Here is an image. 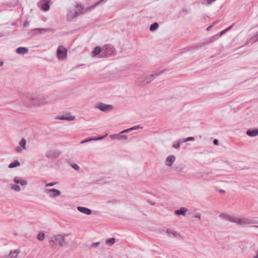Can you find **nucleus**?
I'll list each match as a JSON object with an SVG mask.
<instances>
[{
    "label": "nucleus",
    "instance_id": "obj_1",
    "mask_svg": "<svg viewBox=\"0 0 258 258\" xmlns=\"http://www.w3.org/2000/svg\"><path fill=\"white\" fill-rule=\"evenodd\" d=\"M69 235L70 234H62L53 235L48 242L50 248L52 249H56L58 248V244L61 247L63 246L65 238Z\"/></svg>",
    "mask_w": 258,
    "mask_h": 258
},
{
    "label": "nucleus",
    "instance_id": "obj_2",
    "mask_svg": "<svg viewBox=\"0 0 258 258\" xmlns=\"http://www.w3.org/2000/svg\"><path fill=\"white\" fill-rule=\"evenodd\" d=\"M163 71L155 73L149 76H142L138 78L137 84L139 86H144L151 82L157 76L162 73Z\"/></svg>",
    "mask_w": 258,
    "mask_h": 258
},
{
    "label": "nucleus",
    "instance_id": "obj_3",
    "mask_svg": "<svg viewBox=\"0 0 258 258\" xmlns=\"http://www.w3.org/2000/svg\"><path fill=\"white\" fill-rule=\"evenodd\" d=\"M21 100L24 105L28 107H38V98L33 94L27 95L26 97H22Z\"/></svg>",
    "mask_w": 258,
    "mask_h": 258
},
{
    "label": "nucleus",
    "instance_id": "obj_4",
    "mask_svg": "<svg viewBox=\"0 0 258 258\" xmlns=\"http://www.w3.org/2000/svg\"><path fill=\"white\" fill-rule=\"evenodd\" d=\"M238 224L241 226L258 224V218H238Z\"/></svg>",
    "mask_w": 258,
    "mask_h": 258
},
{
    "label": "nucleus",
    "instance_id": "obj_5",
    "mask_svg": "<svg viewBox=\"0 0 258 258\" xmlns=\"http://www.w3.org/2000/svg\"><path fill=\"white\" fill-rule=\"evenodd\" d=\"M115 54V50L114 47L111 44H106L102 48V55L105 57H110Z\"/></svg>",
    "mask_w": 258,
    "mask_h": 258
},
{
    "label": "nucleus",
    "instance_id": "obj_6",
    "mask_svg": "<svg viewBox=\"0 0 258 258\" xmlns=\"http://www.w3.org/2000/svg\"><path fill=\"white\" fill-rule=\"evenodd\" d=\"M68 50L63 46H59L57 49V57L59 60H64L67 58Z\"/></svg>",
    "mask_w": 258,
    "mask_h": 258
},
{
    "label": "nucleus",
    "instance_id": "obj_7",
    "mask_svg": "<svg viewBox=\"0 0 258 258\" xmlns=\"http://www.w3.org/2000/svg\"><path fill=\"white\" fill-rule=\"evenodd\" d=\"M54 100H52L50 96H43L38 98V107L44 106L51 103Z\"/></svg>",
    "mask_w": 258,
    "mask_h": 258
},
{
    "label": "nucleus",
    "instance_id": "obj_8",
    "mask_svg": "<svg viewBox=\"0 0 258 258\" xmlns=\"http://www.w3.org/2000/svg\"><path fill=\"white\" fill-rule=\"evenodd\" d=\"M95 107L103 112L109 111L113 109L112 105L106 104L101 102L96 104Z\"/></svg>",
    "mask_w": 258,
    "mask_h": 258
},
{
    "label": "nucleus",
    "instance_id": "obj_9",
    "mask_svg": "<svg viewBox=\"0 0 258 258\" xmlns=\"http://www.w3.org/2000/svg\"><path fill=\"white\" fill-rule=\"evenodd\" d=\"M45 192L48 194L51 198H55L58 197L61 194V191L55 188L46 189Z\"/></svg>",
    "mask_w": 258,
    "mask_h": 258
},
{
    "label": "nucleus",
    "instance_id": "obj_10",
    "mask_svg": "<svg viewBox=\"0 0 258 258\" xmlns=\"http://www.w3.org/2000/svg\"><path fill=\"white\" fill-rule=\"evenodd\" d=\"M60 155V152L56 150H52L47 152L46 156L48 158H56Z\"/></svg>",
    "mask_w": 258,
    "mask_h": 258
},
{
    "label": "nucleus",
    "instance_id": "obj_11",
    "mask_svg": "<svg viewBox=\"0 0 258 258\" xmlns=\"http://www.w3.org/2000/svg\"><path fill=\"white\" fill-rule=\"evenodd\" d=\"M26 141L24 138H22L20 141L19 146L16 148V151L17 153H20L23 150L26 149Z\"/></svg>",
    "mask_w": 258,
    "mask_h": 258
},
{
    "label": "nucleus",
    "instance_id": "obj_12",
    "mask_svg": "<svg viewBox=\"0 0 258 258\" xmlns=\"http://www.w3.org/2000/svg\"><path fill=\"white\" fill-rule=\"evenodd\" d=\"M166 234L170 238H178L180 236L174 230L168 228L166 230Z\"/></svg>",
    "mask_w": 258,
    "mask_h": 258
},
{
    "label": "nucleus",
    "instance_id": "obj_13",
    "mask_svg": "<svg viewBox=\"0 0 258 258\" xmlns=\"http://www.w3.org/2000/svg\"><path fill=\"white\" fill-rule=\"evenodd\" d=\"M50 0H41V8L44 11H47L49 9V3Z\"/></svg>",
    "mask_w": 258,
    "mask_h": 258
},
{
    "label": "nucleus",
    "instance_id": "obj_14",
    "mask_svg": "<svg viewBox=\"0 0 258 258\" xmlns=\"http://www.w3.org/2000/svg\"><path fill=\"white\" fill-rule=\"evenodd\" d=\"M175 160V157L174 155H169L166 159V164L169 167H171L172 163Z\"/></svg>",
    "mask_w": 258,
    "mask_h": 258
},
{
    "label": "nucleus",
    "instance_id": "obj_15",
    "mask_svg": "<svg viewBox=\"0 0 258 258\" xmlns=\"http://www.w3.org/2000/svg\"><path fill=\"white\" fill-rule=\"evenodd\" d=\"M14 181L16 183L20 184L21 185H26L27 184V181L26 180L23 179L22 178L18 176L14 178Z\"/></svg>",
    "mask_w": 258,
    "mask_h": 258
},
{
    "label": "nucleus",
    "instance_id": "obj_16",
    "mask_svg": "<svg viewBox=\"0 0 258 258\" xmlns=\"http://www.w3.org/2000/svg\"><path fill=\"white\" fill-rule=\"evenodd\" d=\"M77 209L79 212L86 215H89L92 214V211L90 209L85 207H78Z\"/></svg>",
    "mask_w": 258,
    "mask_h": 258
},
{
    "label": "nucleus",
    "instance_id": "obj_17",
    "mask_svg": "<svg viewBox=\"0 0 258 258\" xmlns=\"http://www.w3.org/2000/svg\"><path fill=\"white\" fill-rule=\"evenodd\" d=\"M246 135L250 137H254L258 135V128L254 130H248L246 131Z\"/></svg>",
    "mask_w": 258,
    "mask_h": 258
},
{
    "label": "nucleus",
    "instance_id": "obj_18",
    "mask_svg": "<svg viewBox=\"0 0 258 258\" xmlns=\"http://www.w3.org/2000/svg\"><path fill=\"white\" fill-rule=\"evenodd\" d=\"M187 210V209L185 207H181L179 210H176L174 213L177 215L185 216Z\"/></svg>",
    "mask_w": 258,
    "mask_h": 258
},
{
    "label": "nucleus",
    "instance_id": "obj_19",
    "mask_svg": "<svg viewBox=\"0 0 258 258\" xmlns=\"http://www.w3.org/2000/svg\"><path fill=\"white\" fill-rule=\"evenodd\" d=\"M20 252V251L19 249L11 250L9 254L8 258H17Z\"/></svg>",
    "mask_w": 258,
    "mask_h": 258
},
{
    "label": "nucleus",
    "instance_id": "obj_20",
    "mask_svg": "<svg viewBox=\"0 0 258 258\" xmlns=\"http://www.w3.org/2000/svg\"><path fill=\"white\" fill-rule=\"evenodd\" d=\"M224 218L227 221L235 223L238 224V217H232L230 215H225Z\"/></svg>",
    "mask_w": 258,
    "mask_h": 258
},
{
    "label": "nucleus",
    "instance_id": "obj_21",
    "mask_svg": "<svg viewBox=\"0 0 258 258\" xmlns=\"http://www.w3.org/2000/svg\"><path fill=\"white\" fill-rule=\"evenodd\" d=\"M28 49L26 47H20L16 49V52L18 54H24L28 52Z\"/></svg>",
    "mask_w": 258,
    "mask_h": 258
},
{
    "label": "nucleus",
    "instance_id": "obj_22",
    "mask_svg": "<svg viewBox=\"0 0 258 258\" xmlns=\"http://www.w3.org/2000/svg\"><path fill=\"white\" fill-rule=\"evenodd\" d=\"M101 51H102V48L100 46L96 47L93 51H92V55L95 56L99 54Z\"/></svg>",
    "mask_w": 258,
    "mask_h": 258
},
{
    "label": "nucleus",
    "instance_id": "obj_23",
    "mask_svg": "<svg viewBox=\"0 0 258 258\" xmlns=\"http://www.w3.org/2000/svg\"><path fill=\"white\" fill-rule=\"evenodd\" d=\"M20 165V163L19 162V161L17 160H15L14 162H13L12 163H10L9 165V168H13L14 167L19 166Z\"/></svg>",
    "mask_w": 258,
    "mask_h": 258
},
{
    "label": "nucleus",
    "instance_id": "obj_24",
    "mask_svg": "<svg viewBox=\"0 0 258 258\" xmlns=\"http://www.w3.org/2000/svg\"><path fill=\"white\" fill-rule=\"evenodd\" d=\"M159 27V24L157 22L152 24L150 27V30L151 31H154L156 30Z\"/></svg>",
    "mask_w": 258,
    "mask_h": 258
},
{
    "label": "nucleus",
    "instance_id": "obj_25",
    "mask_svg": "<svg viewBox=\"0 0 258 258\" xmlns=\"http://www.w3.org/2000/svg\"><path fill=\"white\" fill-rule=\"evenodd\" d=\"M115 242V239L114 238H108L106 240L105 243L106 244L111 246Z\"/></svg>",
    "mask_w": 258,
    "mask_h": 258
},
{
    "label": "nucleus",
    "instance_id": "obj_26",
    "mask_svg": "<svg viewBox=\"0 0 258 258\" xmlns=\"http://www.w3.org/2000/svg\"><path fill=\"white\" fill-rule=\"evenodd\" d=\"M258 41V32L256 33V34L251 37L250 39L248 41L249 43H254Z\"/></svg>",
    "mask_w": 258,
    "mask_h": 258
},
{
    "label": "nucleus",
    "instance_id": "obj_27",
    "mask_svg": "<svg viewBox=\"0 0 258 258\" xmlns=\"http://www.w3.org/2000/svg\"><path fill=\"white\" fill-rule=\"evenodd\" d=\"M64 117L67 118H66V120L68 121H73L74 120L76 119V117L75 116L71 115L70 113H68L66 114H64Z\"/></svg>",
    "mask_w": 258,
    "mask_h": 258
},
{
    "label": "nucleus",
    "instance_id": "obj_28",
    "mask_svg": "<svg viewBox=\"0 0 258 258\" xmlns=\"http://www.w3.org/2000/svg\"><path fill=\"white\" fill-rule=\"evenodd\" d=\"M36 30L40 31V33L42 32H52L53 31L52 28H37L35 29Z\"/></svg>",
    "mask_w": 258,
    "mask_h": 258
},
{
    "label": "nucleus",
    "instance_id": "obj_29",
    "mask_svg": "<svg viewBox=\"0 0 258 258\" xmlns=\"http://www.w3.org/2000/svg\"><path fill=\"white\" fill-rule=\"evenodd\" d=\"M45 238V233L43 232H40L37 235V239L40 241H42Z\"/></svg>",
    "mask_w": 258,
    "mask_h": 258
},
{
    "label": "nucleus",
    "instance_id": "obj_30",
    "mask_svg": "<svg viewBox=\"0 0 258 258\" xmlns=\"http://www.w3.org/2000/svg\"><path fill=\"white\" fill-rule=\"evenodd\" d=\"M11 188L16 191H20L21 190V188H20V187L19 186V185H17V184L13 185L11 186Z\"/></svg>",
    "mask_w": 258,
    "mask_h": 258
},
{
    "label": "nucleus",
    "instance_id": "obj_31",
    "mask_svg": "<svg viewBox=\"0 0 258 258\" xmlns=\"http://www.w3.org/2000/svg\"><path fill=\"white\" fill-rule=\"evenodd\" d=\"M104 137H99L98 138H88V139H86V140H87V142H90V141H93V140L96 141V140H101V139H103Z\"/></svg>",
    "mask_w": 258,
    "mask_h": 258
},
{
    "label": "nucleus",
    "instance_id": "obj_32",
    "mask_svg": "<svg viewBox=\"0 0 258 258\" xmlns=\"http://www.w3.org/2000/svg\"><path fill=\"white\" fill-rule=\"evenodd\" d=\"M182 142V140H180L179 141H178L177 142V143L176 144L174 143L173 145V147L176 148V149H178L180 147V143Z\"/></svg>",
    "mask_w": 258,
    "mask_h": 258
},
{
    "label": "nucleus",
    "instance_id": "obj_33",
    "mask_svg": "<svg viewBox=\"0 0 258 258\" xmlns=\"http://www.w3.org/2000/svg\"><path fill=\"white\" fill-rule=\"evenodd\" d=\"M194 138L192 137H188L184 140H182V143H184V142H186L187 141H194Z\"/></svg>",
    "mask_w": 258,
    "mask_h": 258
},
{
    "label": "nucleus",
    "instance_id": "obj_34",
    "mask_svg": "<svg viewBox=\"0 0 258 258\" xmlns=\"http://www.w3.org/2000/svg\"><path fill=\"white\" fill-rule=\"evenodd\" d=\"M127 139V137L126 135H119L118 137V140H126Z\"/></svg>",
    "mask_w": 258,
    "mask_h": 258
},
{
    "label": "nucleus",
    "instance_id": "obj_35",
    "mask_svg": "<svg viewBox=\"0 0 258 258\" xmlns=\"http://www.w3.org/2000/svg\"><path fill=\"white\" fill-rule=\"evenodd\" d=\"M118 137H119V135H110V137L111 139H112V140H115V139H118Z\"/></svg>",
    "mask_w": 258,
    "mask_h": 258
},
{
    "label": "nucleus",
    "instance_id": "obj_36",
    "mask_svg": "<svg viewBox=\"0 0 258 258\" xmlns=\"http://www.w3.org/2000/svg\"><path fill=\"white\" fill-rule=\"evenodd\" d=\"M71 166L76 170H78L80 169V167L76 164H72Z\"/></svg>",
    "mask_w": 258,
    "mask_h": 258
},
{
    "label": "nucleus",
    "instance_id": "obj_37",
    "mask_svg": "<svg viewBox=\"0 0 258 258\" xmlns=\"http://www.w3.org/2000/svg\"><path fill=\"white\" fill-rule=\"evenodd\" d=\"M56 118L59 120H66V118L64 117V115H63L61 116H58Z\"/></svg>",
    "mask_w": 258,
    "mask_h": 258
},
{
    "label": "nucleus",
    "instance_id": "obj_38",
    "mask_svg": "<svg viewBox=\"0 0 258 258\" xmlns=\"http://www.w3.org/2000/svg\"><path fill=\"white\" fill-rule=\"evenodd\" d=\"M56 184V182H50V183H47L45 185V186L46 187L52 186L55 185Z\"/></svg>",
    "mask_w": 258,
    "mask_h": 258
},
{
    "label": "nucleus",
    "instance_id": "obj_39",
    "mask_svg": "<svg viewBox=\"0 0 258 258\" xmlns=\"http://www.w3.org/2000/svg\"><path fill=\"white\" fill-rule=\"evenodd\" d=\"M99 244H100L99 242H96L93 243L91 245V246L96 247L98 246Z\"/></svg>",
    "mask_w": 258,
    "mask_h": 258
},
{
    "label": "nucleus",
    "instance_id": "obj_40",
    "mask_svg": "<svg viewBox=\"0 0 258 258\" xmlns=\"http://www.w3.org/2000/svg\"><path fill=\"white\" fill-rule=\"evenodd\" d=\"M132 131H133V128H128V129L125 130H124V131H123L121 132L120 133V134H122V133H127V132H129Z\"/></svg>",
    "mask_w": 258,
    "mask_h": 258
},
{
    "label": "nucleus",
    "instance_id": "obj_41",
    "mask_svg": "<svg viewBox=\"0 0 258 258\" xmlns=\"http://www.w3.org/2000/svg\"><path fill=\"white\" fill-rule=\"evenodd\" d=\"M194 217L196 218H198L199 219V220L201 219V214H199V213H198V214H195L194 216Z\"/></svg>",
    "mask_w": 258,
    "mask_h": 258
},
{
    "label": "nucleus",
    "instance_id": "obj_42",
    "mask_svg": "<svg viewBox=\"0 0 258 258\" xmlns=\"http://www.w3.org/2000/svg\"><path fill=\"white\" fill-rule=\"evenodd\" d=\"M107 0H100L97 3V5H100L106 2Z\"/></svg>",
    "mask_w": 258,
    "mask_h": 258
},
{
    "label": "nucleus",
    "instance_id": "obj_43",
    "mask_svg": "<svg viewBox=\"0 0 258 258\" xmlns=\"http://www.w3.org/2000/svg\"><path fill=\"white\" fill-rule=\"evenodd\" d=\"M213 143L215 145H218L219 144V141L217 139H215L213 141Z\"/></svg>",
    "mask_w": 258,
    "mask_h": 258
},
{
    "label": "nucleus",
    "instance_id": "obj_44",
    "mask_svg": "<svg viewBox=\"0 0 258 258\" xmlns=\"http://www.w3.org/2000/svg\"><path fill=\"white\" fill-rule=\"evenodd\" d=\"M29 22L26 21V22H25L24 23V26L25 27H28V26H29Z\"/></svg>",
    "mask_w": 258,
    "mask_h": 258
},
{
    "label": "nucleus",
    "instance_id": "obj_45",
    "mask_svg": "<svg viewBox=\"0 0 258 258\" xmlns=\"http://www.w3.org/2000/svg\"><path fill=\"white\" fill-rule=\"evenodd\" d=\"M216 0H207V3L208 4H212L213 2H215Z\"/></svg>",
    "mask_w": 258,
    "mask_h": 258
},
{
    "label": "nucleus",
    "instance_id": "obj_46",
    "mask_svg": "<svg viewBox=\"0 0 258 258\" xmlns=\"http://www.w3.org/2000/svg\"><path fill=\"white\" fill-rule=\"evenodd\" d=\"M139 126H135L134 127H131L130 128H133V130H136L139 128Z\"/></svg>",
    "mask_w": 258,
    "mask_h": 258
},
{
    "label": "nucleus",
    "instance_id": "obj_47",
    "mask_svg": "<svg viewBox=\"0 0 258 258\" xmlns=\"http://www.w3.org/2000/svg\"><path fill=\"white\" fill-rule=\"evenodd\" d=\"M213 26V25H210V26H209L208 27H207V31H209V30L211 29V28Z\"/></svg>",
    "mask_w": 258,
    "mask_h": 258
},
{
    "label": "nucleus",
    "instance_id": "obj_48",
    "mask_svg": "<svg viewBox=\"0 0 258 258\" xmlns=\"http://www.w3.org/2000/svg\"><path fill=\"white\" fill-rule=\"evenodd\" d=\"M225 32H226L225 30L222 31L220 32V36H221V35H222Z\"/></svg>",
    "mask_w": 258,
    "mask_h": 258
},
{
    "label": "nucleus",
    "instance_id": "obj_49",
    "mask_svg": "<svg viewBox=\"0 0 258 258\" xmlns=\"http://www.w3.org/2000/svg\"><path fill=\"white\" fill-rule=\"evenodd\" d=\"M99 5H97V3H95L93 6H92V8H95L97 6H98Z\"/></svg>",
    "mask_w": 258,
    "mask_h": 258
},
{
    "label": "nucleus",
    "instance_id": "obj_50",
    "mask_svg": "<svg viewBox=\"0 0 258 258\" xmlns=\"http://www.w3.org/2000/svg\"><path fill=\"white\" fill-rule=\"evenodd\" d=\"M217 38V37L215 36L214 37V38H213V39H212L211 40V41H210L209 42H212L213 41H214V40L216 39Z\"/></svg>",
    "mask_w": 258,
    "mask_h": 258
},
{
    "label": "nucleus",
    "instance_id": "obj_51",
    "mask_svg": "<svg viewBox=\"0 0 258 258\" xmlns=\"http://www.w3.org/2000/svg\"><path fill=\"white\" fill-rule=\"evenodd\" d=\"M232 27V25L230 26V27H228L226 29H225L226 31L230 30Z\"/></svg>",
    "mask_w": 258,
    "mask_h": 258
},
{
    "label": "nucleus",
    "instance_id": "obj_52",
    "mask_svg": "<svg viewBox=\"0 0 258 258\" xmlns=\"http://www.w3.org/2000/svg\"><path fill=\"white\" fill-rule=\"evenodd\" d=\"M87 143L86 139V140H85L82 141L81 142V144H84V143Z\"/></svg>",
    "mask_w": 258,
    "mask_h": 258
},
{
    "label": "nucleus",
    "instance_id": "obj_53",
    "mask_svg": "<svg viewBox=\"0 0 258 258\" xmlns=\"http://www.w3.org/2000/svg\"><path fill=\"white\" fill-rule=\"evenodd\" d=\"M253 258H258V250L256 251V255L254 256Z\"/></svg>",
    "mask_w": 258,
    "mask_h": 258
},
{
    "label": "nucleus",
    "instance_id": "obj_54",
    "mask_svg": "<svg viewBox=\"0 0 258 258\" xmlns=\"http://www.w3.org/2000/svg\"><path fill=\"white\" fill-rule=\"evenodd\" d=\"M218 22H219L218 21H216V22H214V23H213V24L212 25H213V26H214L215 24H216L218 23Z\"/></svg>",
    "mask_w": 258,
    "mask_h": 258
},
{
    "label": "nucleus",
    "instance_id": "obj_55",
    "mask_svg": "<svg viewBox=\"0 0 258 258\" xmlns=\"http://www.w3.org/2000/svg\"><path fill=\"white\" fill-rule=\"evenodd\" d=\"M115 202V200H113V201H108L107 203H111V202Z\"/></svg>",
    "mask_w": 258,
    "mask_h": 258
},
{
    "label": "nucleus",
    "instance_id": "obj_56",
    "mask_svg": "<svg viewBox=\"0 0 258 258\" xmlns=\"http://www.w3.org/2000/svg\"><path fill=\"white\" fill-rule=\"evenodd\" d=\"M4 63L3 62H0V66H2L3 65Z\"/></svg>",
    "mask_w": 258,
    "mask_h": 258
},
{
    "label": "nucleus",
    "instance_id": "obj_57",
    "mask_svg": "<svg viewBox=\"0 0 258 258\" xmlns=\"http://www.w3.org/2000/svg\"><path fill=\"white\" fill-rule=\"evenodd\" d=\"M254 227H256V228H258V226L257 225H255L254 226Z\"/></svg>",
    "mask_w": 258,
    "mask_h": 258
}]
</instances>
